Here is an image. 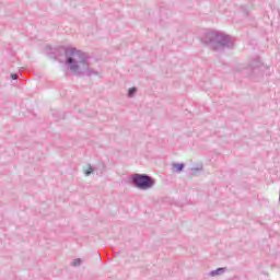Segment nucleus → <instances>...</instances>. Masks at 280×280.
<instances>
[{"label": "nucleus", "instance_id": "f257e3e1", "mask_svg": "<svg viewBox=\"0 0 280 280\" xmlns=\"http://www.w3.org/2000/svg\"><path fill=\"white\" fill-rule=\"evenodd\" d=\"M65 54L67 57L66 65L74 75L82 78H91V75H97V71L92 69L89 63L91 57L86 52L78 50L75 47H68L65 49Z\"/></svg>", "mask_w": 280, "mask_h": 280}, {"label": "nucleus", "instance_id": "f03ea898", "mask_svg": "<svg viewBox=\"0 0 280 280\" xmlns=\"http://www.w3.org/2000/svg\"><path fill=\"white\" fill-rule=\"evenodd\" d=\"M201 42L213 51H222L224 49H232L233 37L218 31H206L201 37Z\"/></svg>", "mask_w": 280, "mask_h": 280}, {"label": "nucleus", "instance_id": "7ed1b4c3", "mask_svg": "<svg viewBox=\"0 0 280 280\" xmlns=\"http://www.w3.org/2000/svg\"><path fill=\"white\" fill-rule=\"evenodd\" d=\"M129 180L133 187L141 189L142 191L152 189L154 187V178L148 174H132L130 175Z\"/></svg>", "mask_w": 280, "mask_h": 280}, {"label": "nucleus", "instance_id": "20e7f679", "mask_svg": "<svg viewBox=\"0 0 280 280\" xmlns=\"http://www.w3.org/2000/svg\"><path fill=\"white\" fill-rule=\"evenodd\" d=\"M249 67L252 70V78L255 75V73H257V71H264V69H266V66H264L259 59H253Z\"/></svg>", "mask_w": 280, "mask_h": 280}, {"label": "nucleus", "instance_id": "39448f33", "mask_svg": "<svg viewBox=\"0 0 280 280\" xmlns=\"http://www.w3.org/2000/svg\"><path fill=\"white\" fill-rule=\"evenodd\" d=\"M183 170H185V164H183V163H173L172 164V172L174 174H180V172H183Z\"/></svg>", "mask_w": 280, "mask_h": 280}, {"label": "nucleus", "instance_id": "423d86ee", "mask_svg": "<svg viewBox=\"0 0 280 280\" xmlns=\"http://www.w3.org/2000/svg\"><path fill=\"white\" fill-rule=\"evenodd\" d=\"M226 272V268L220 267L215 270L210 271V277H220L221 275H224Z\"/></svg>", "mask_w": 280, "mask_h": 280}, {"label": "nucleus", "instance_id": "0eeeda50", "mask_svg": "<svg viewBox=\"0 0 280 280\" xmlns=\"http://www.w3.org/2000/svg\"><path fill=\"white\" fill-rule=\"evenodd\" d=\"M95 172V168L91 164L88 165V170L84 171L85 176H91Z\"/></svg>", "mask_w": 280, "mask_h": 280}, {"label": "nucleus", "instance_id": "6e6552de", "mask_svg": "<svg viewBox=\"0 0 280 280\" xmlns=\"http://www.w3.org/2000/svg\"><path fill=\"white\" fill-rule=\"evenodd\" d=\"M137 95V88H130L128 90V97H135Z\"/></svg>", "mask_w": 280, "mask_h": 280}, {"label": "nucleus", "instance_id": "1a4fd4ad", "mask_svg": "<svg viewBox=\"0 0 280 280\" xmlns=\"http://www.w3.org/2000/svg\"><path fill=\"white\" fill-rule=\"evenodd\" d=\"M72 266L78 267V266H82V259L81 258H77L72 261Z\"/></svg>", "mask_w": 280, "mask_h": 280}, {"label": "nucleus", "instance_id": "9d476101", "mask_svg": "<svg viewBox=\"0 0 280 280\" xmlns=\"http://www.w3.org/2000/svg\"><path fill=\"white\" fill-rule=\"evenodd\" d=\"M11 79L12 80H18L19 79V74H16V73L11 74Z\"/></svg>", "mask_w": 280, "mask_h": 280}, {"label": "nucleus", "instance_id": "9b49d317", "mask_svg": "<svg viewBox=\"0 0 280 280\" xmlns=\"http://www.w3.org/2000/svg\"><path fill=\"white\" fill-rule=\"evenodd\" d=\"M192 172H200V168H192Z\"/></svg>", "mask_w": 280, "mask_h": 280}, {"label": "nucleus", "instance_id": "f8f14e48", "mask_svg": "<svg viewBox=\"0 0 280 280\" xmlns=\"http://www.w3.org/2000/svg\"><path fill=\"white\" fill-rule=\"evenodd\" d=\"M279 202H280V190H279Z\"/></svg>", "mask_w": 280, "mask_h": 280}]
</instances>
